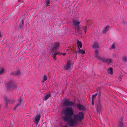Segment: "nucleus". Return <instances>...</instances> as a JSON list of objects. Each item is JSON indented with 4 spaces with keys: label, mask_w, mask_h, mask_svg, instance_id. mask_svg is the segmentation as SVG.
Instances as JSON below:
<instances>
[{
    "label": "nucleus",
    "mask_w": 127,
    "mask_h": 127,
    "mask_svg": "<svg viewBox=\"0 0 127 127\" xmlns=\"http://www.w3.org/2000/svg\"><path fill=\"white\" fill-rule=\"evenodd\" d=\"M63 113L64 115V120L66 122H67L70 117L73 114L74 109L71 107H66L64 109Z\"/></svg>",
    "instance_id": "1"
},
{
    "label": "nucleus",
    "mask_w": 127,
    "mask_h": 127,
    "mask_svg": "<svg viewBox=\"0 0 127 127\" xmlns=\"http://www.w3.org/2000/svg\"><path fill=\"white\" fill-rule=\"evenodd\" d=\"M52 47L53 48L51 49V51L53 53L52 56L53 57V59L56 60V55L59 54V53L58 52H57V49H58L60 47V44L59 43L55 42L52 45Z\"/></svg>",
    "instance_id": "2"
},
{
    "label": "nucleus",
    "mask_w": 127,
    "mask_h": 127,
    "mask_svg": "<svg viewBox=\"0 0 127 127\" xmlns=\"http://www.w3.org/2000/svg\"><path fill=\"white\" fill-rule=\"evenodd\" d=\"M84 117V115L82 112H79L78 113L74 115V118L77 121H80L83 119Z\"/></svg>",
    "instance_id": "3"
},
{
    "label": "nucleus",
    "mask_w": 127,
    "mask_h": 127,
    "mask_svg": "<svg viewBox=\"0 0 127 127\" xmlns=\"http://www.w3.org/2000/svg\"><path fill=\"white\" fill-rule=\"evenodd\" d=\"M16 83L12 81H10L7 83V87L8 89L9 90H11L15 88L16 87Z\"/></svg>",
    "instance_id": "4"
},
{
    "label": "nucleus",
    "mask_w": 127,
    "mask_h": 127,
    "mask_svg": "<svg viewBox=\"0 0 127 127\" xmlns=\"http://www.w3.org/2000/svg\"><path fill=\"white\" fill-rule=\"evenodd\" d=\"M67 121L68 124L69 126H73L76 123L77 121L74 118L73 119L72 118L70 117Z\"/></svg>",
    "instance_id": "5"
},
{
    "label": "nucleus",
    "mask_w": 127,
    "mask_h": 127,
    "mask_svg": "<svg viewBox=\"0 0 127 127\" xmlns=\"http://www.w3.org/2000/svg\"><path fill=\"white\" fill-rule=\"evenodd\" d=\"M63 104L65 106H69V107H73L75 106V104L73 102L67 100H65L64 101Z\"/></svg>",
    "instance_id": "6"
},
{
    "label": "nucleus",
    "mask_w": 127,
    "mask_h": 127,
    "mask_svg": "<svg viewBox=\"0 0 127 127\" xmlns=\"http://www.w3.org/2000/svg\"><path fill=\"white\" fill-rule=\"evenodd\" d=\"M40 117L41 116L40 114H37L33 117V122L36 125L38 124Z\"/></svg>",
    "instance_id": "7"
},
{
    "label": "nucleus",
    "mask_w": 127,
    "mask_h": 127,
    "mask_svg": "<svg viewBox=\"0 0 127 127\" xmlns=\"http://www.w3.org/2000/svg\"><path fill=\"white\" fill-rule=\"evenodd\" d=\"M75 105L77 108L80 110L84 111L85 110V107L79 103H76Z\"/></svg>",
    "instance_id": "8"
},
{
    "label": "nucleus",
    "mask_w": 127,
    "mask_h": 127,
    "mask_svg": "<svg viewBox=\"0 0 127 127\" xmlns=\"http://www.w3.org/2000/svg\"><path fill=\"white\" fill-rule=\"evenodd\" d=\"M114 60L110 58H104V62H106L108 64H110L113 63Z\"/></svg>",
    "instance_id": "9"
},
{
    "label": "nucleus",
    "mask_w": 127,
    "mask_h": 127,
    "mask_svg": "<svg viewBox=\"0 0 127 127\" xmlns=\"http://www.w3.org/2000/svg\"><path fill=\"white\" fill-rule=\"evenodd\" d=\"M22 102V99L20 97L18 100V102L17 103L15 107L14 108V109L15 110L17 108L20 106Z\"/></svg>",
    "instance_id": "10"
},
{
    "label": "nucleus",
    "mask_w": 127,
    "mask_h": 127,
    "mask_svg": "<svg viewBox=\"0 0 127 127\" xmlns=\"http://www.w3.org/2000/svg\"><path fill=\"white\" fill-rule=\"evenodd\" d=\"M98 51L96 50H95V56L101 62H103V59L101 58L100 56L98 55Z\"/></svg>",
    "instance_id": "11"
},
{
    "label": "nucleus",
    "mask_w": 127,
    "mask_h": 127,
    "mask_svg": "<svg viewBox=\"0 0 127 127\" xmlns=\"http://www.w3.org/2000/svg\"><path fill=\"white\" fill-rule=\"evenodd\" d=\"M71 67V64L69 61L67 60V62L65 66L64 67V68L65 70L69 69Z\"/></svg>",
    "instance_id": "12"
},
{
    "label": "nucleus",
    "mask_w": 127,
    "mask_h": 127,
    "mask_svg": "<svg viewBox=\"0 0 127 127\" xmlns=\"http://www.w3.org/2000/svg\"><path fill=\"white\" fill-rule=\"evenodd\" d=\"M73 26H74L75 28L79 26L80 22L78 20L74 19L73 20Z\"/></svg>",
    "instance_id": "13"
},
{
    "label": "nucleus",
    "mask_w": 127,
    "mask_h": 127,
    "mask_svg": "<svg viewBox=\"0 0 127 127\" xmlns=\"http://www.w3.org/2000/svg\"><path fill=\"white\" fill-rule=\"evenodd\" d=\"M51 94L50 93H47L44 95V97H43V99L45 100H46L48 99L49 97H51Z\"/></svg>",
    "instance_id": "14"
},
{
    "label": "nucleus",
    "mask_w": 127,
    "mask_h": 127,
    "mask_svg": "<svg viewBox=\"0 0 127 127\" xmlns=\"http://www.w3.org/2000/svg\"><path fill=\"white\" fill-rule=\"evenodd\" d=\"M97 105V110L98 112H99L100 111L101 108L100 102L99 100H98Z\"/></svg>",
    "instance_id": "15"
},
{
    "label": "nucleus",
    "mask_w": 127,
    "mask_h": 127,
    "mask_svg": "<svg viewBox=\"0 0 127 127\" xmlns=\"http://www.w3.org/2000/svg\"><path fill=\"white\" fill-rule=\"evenodd\" d=\"M107 71L108 73L109 74H112L113 73V69L112 67L108 68Z\"/></svg>",
    "instance_id": "16"
},
{
    "label": "nucleus",
    "mask_w": 127,
    "mask_h": 127,
    "mask_svg": "<svg viewBox=\"0 0 127 127\" xmlns=\"http://www.w3.org/2000/svg\"><path fill=\"white\" fill-rule=\"evenodd\" d=\"M76 29L77 32H78L79 34H82V31L80 29V28L79 26H78L77 27L75 28Z\"/></svg>",
    "instance_id": "17"
},
{
    "label": "nucleus",
    "mask_w": 127,
    "mask_h": 127,
    "mask_svg": "<svg viewBox=\"0 0 127 127\" xmlns=\"http://www.w3.org/2000/svg\"><path fill=\"white\" fill-rule=\"evenodd\" d=\"M77 44L78 49L80 48L79 47L81 48L82 47V43L81 42L78 40L77 42Z\"/></svg>",
    "instance_id": "18"
},
{
    "label": "nucleus",
    "mask_w": 127,
    "mask_h": 127,
    "mask_svg": "<svg viewBox=\"0 0 127 127\" xmlns=\"http://www.w3.org/2000/svg\"><path fill=\"white\" fill-rule=\"evenodd\" d=\"M92 47L93 48L96 49L98 48L99 45L98 43L95 42L93 45Z\"/></svg>",
    "instance_id": "19"
},
{
    "label": "nucleus",
    "mask_w": 127,
    "mask_h": 127,
    "mask_svg": "<svg viewBox=\"0 0 127 127\" xmlns=\"http://www.w3.org/2000/svg\"><path fill=\"white\" fill-rule=\"evenodd\" d=\"M12 74L14 76H16L20 74V72L19 70H18L15 72H12Z\"/></svg>",
    "instance_id": "20"
},
{
    "label": "nucleus",
    "mask_w": 127,
    "mask_h": 127,
    "mask_svg": "<svg viewBox=\"0 0 127 127\" xmlns=\"http://www.w3.org/2000/svg\"><path fill=\"white\" fill-rule=\"evenodd\" d=\"M24 20H22L19 27L21 29V28H23L24 26Z\"/></svg>",
    "instance_id": "21"
},
{
    "label": "nucleus",
    "mask_w": 127,
    "mask_h": 127,
    "mask_svg": "<svg viewBox=\"0 0 127 127\" xmlns=\"http://www.w3.org/2000/svg\"><path fill=\"white\" fill-rule=\"evenodd\" d=\"M81 53L82 54H85V51H84L83 50H81L80 48L78 49V51L76 52L77 53Z\"/></svg>",
    "instance_id": "22"
},
{
    "label": "nucleus",
    "mask_w": 127,
    "mask_h": 127,
    "mask_svg": "<svg viewBox=\"0 0 127 127\" xmlns=\"http://www.w3.org/2000/svg\"><path fill=\"white\" fill-rule=\"evenodd\" d=\"M109 26H107L105 27L104 28V33H105L106 31H108L109 29Z\"/></svg>",
    "instance_id": "23"
},
{
    "label": "nucleus",
    "mask_w": 127,
    "mask_h": 127,
    "mask_svg": "<svg viewBox=\"0 0 127 127\" xmlns=\"http://www.w3.org/2000/svg\"><path fill=\"white\" fill-rule=\"evenodd\" d=\"M5 70V69L3 68H0V75L2 74Z\"/></svg>",
    "instance_id": "24"
},
{
    "label": "nucleus",
    "mask_w": 127,
    "mask_h": 127,
    "mask_svg": "<svg viewBox=\"0 0 127 127\" xmlns=\"http://www.w3.org/2000/svg\"><path fill=\"white\" fill-rule=\"evenodd\" d=\"M45 3L46 6H49L50 3V0H46Z\"/></svg>",
    "instance_id": "25"
},
{
    "label": "nucleus",
    "mask_w": 127,
    "mask_h": 127,
    "mask_svg": "<svg viewBox=\"0 0 127 127\" xmlns=\"http://www.w3.org/2000/svg\"><path fill=\"white\" fill-rule=\"evenodd\" d=\"M118 127H124L122 122L119 121L118 124Z\"/></svg>",
    "instance_id": "26"
},
{
    "label": "nucleus",
    "mask_w": 127,
    "mask_h": 127,
    "mask_svg": "<svg viewBox=\"0 0 127 127\" xmlns=\"http://www.w3.org/2000/svg\"><path fill=\"white\" fill-rule=\"evenodd\" d=\"M122 60L123 62H125L127 60V57L126 56H124L122 57Z\"/></svg>",
    "instance_id": "27"
},
{
    "label": "nucleus",
    "mask_w": 127,
    "mask_h": 127,
    "mask_svg": "<svg viewBox=\"0 0 127 127\" xmlns=\"http://www.w3.org/2000/svg\"><path fill=\"white\" fill-rule=\"evenodd\" d=\"M10 101V99L6 98L5 99V104H6V106H7L8 105V102H9Z\"/></svg>",
    "instance_id": "28"
},
{
    "label": "nucleus",
    "mask_w": 127,
    "mask_h": 127,
    "mask_svg": "<svg viewBox=\"0 0 127 127\" xmlns=\"http://www.w3.org/2000/svg\"><path fill=\"white\" fill-rule=\"evenodd\" d=\"M82 28L85 32V34L87 31V27L86 26H84Z\"/></svg>",
    "instance_id": "29"
},
{
    "label": "nucleus",
    "mask_w": 127,
    "mask_h": 127,
    "mask_svg": "<svg viewBox=\"0 0 127 127\" xmlns=\"http://www.w3.org/2000/svg\"><path fill=\"white\" fill-rule=\"evenodd\" d=\"M47 77L46 75H44L43 76V80L42 81L43 82H45L47 79Z\"/></svg>",
    "instance_id": "30"
},
{
    "label": "nucleus",
    "mask_w": 127,
    "mask_h": 127,
    "mask_svg": "<svg viewBox=\"0 0 127 127\" xmlns=\"http://www.w3.org/2000/svg\"><path fill=\"white\" fill-rule=\"evenodd\" d=\"M115 48V46L114 45V44H113L111 46V48L112 49H114Z\"/></svg>",
    "instance_id": "31"
},
{
    "label": "nucleus",
    "mask_w": 127,
    "mask_h": 127,
    "mask_svg": "<svg viewBox=\"0 0 127 127\" xmlns=\"http://www.w3.org/2000/svg\"><path fill=\"white\" fill-rule=\"evenodd\" d=\"M97 92L99 93L98 94V96H99L100 94V89L99 88H98L97 90Z\"/></svg>",
    "instance_id": "32"
},
{
    "label": "nucleus",
    "mask_w": 127,
    "mask_h": 127,
    "mask_svg": "<svg viewBox=\"0 0 127 127\" xmlns=\"http://www.w3.org/2000/svg\"><path fill=\"white\" fill-rule=\"evenodd\" d=\"M96 97L94 96V95H93L92 97V99L94 100L95 98Z\"/></svg>",
    "instance_id": "33"
},
{
    "label": "nucleus",
    "mask_w": 127,
    "mask_h": 127,
    "mask_svg": "<svg viewBox=\"0 0 127 127\" xmlns=\"http://www.w3.org/2000/svg\"><path fill=\"white\" fill-rule=\"evenodd\" d=\"M94 100L92 99V104L93 105H94Z\"/></svg>",
    "instance_id": "34"
},
{
    "label": "nucleus",
    "mask_w": 127,
    "mask_h": 127,
    "mask_svg": "<svg viewBox=\"0 0 127 127\" xmlns=\"http://www.w3.org/2000/svg\"><path fill=\"white\" fill-rule=\"evenodd\" d=\"M66 53H61V54H63V56H64Z\"/></svg>",
    "instance_id": "35"
},
{
    "label": "nucleus",
    "mask_w": 127,
    "mask_h": 127,
    "mask_svg": "<svg viewBox=\"0 0 127 127\" xmlns=\"http://www.w3.org/2000/svg\"><path fill=\"white\" fill-rule=\"evenodd\" d=\"M97 95V93H95V94L94 95V96H95L96 97V96Z\"/></svg>",
    "instance_id": "36"
},
{
    "label": "nucleus",
    "mask_w": 127,
    "mask_h": 127,
    "mask_svg": "<svg viewBox=\"0 0 127 127\" xmlns=\"http://www.w3.org/2000/svg\"><path fill=\"white\" fill-rule=\"evenodd\" d=\"M123 119V117H122L121 118V120H122Z\"/></svg>",
    "instance_id": "37"
},
{
    "label": "nucleus",
    "mask_w": 127,
    "mask_h": 127,
    "mask_svg": "<svg viewBox=\"0 0 127 127\" xmlns=\"http://www.w3.org/2000/svg\"><path fill=\"white\" fill-rule=\"evenodd\" d=\"M63 127H67L66 126H64Z\"/></svg>",
    "instance_id": "38"
},
{
    "label": "nucleus",
    "mask_w": 127,
    "mask_h": 127,
    "mask_svg": "<svg viewBox=\"0 0 127 127\" xmlns=\"http://www.w3.org/2000/svg\"><path fill=\"white\" fill-rule=\"evenodd\" d=\"M1 35L0 33V37H1Z\"/></svg>",
    "instance_id": "39"
},
{
    "label": "nucleus",
    "mask_w": 127,
    "mask_h": 127,
    "mask_svg": "<svg viewBox=\"0 0 127 127\" xmlns=\"http://www.w3.org/2000/svg\"><path fill=\"white\" fill-rule=\"evenodd\" d=\"M124 23H125V24H126V22H125Z\"/></svg>",
    "instance_id": "40"
}]
</instances>
